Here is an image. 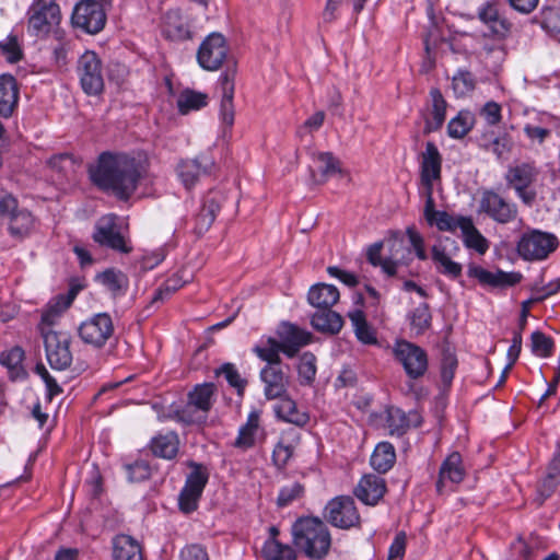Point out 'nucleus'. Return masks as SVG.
<instances>
[{"label": "nucleus", "mask_w": 560, "mask_h": 560, "mask_svg": "<svg viewBox=\"0 0 560 560\" xmlns=\"http://www.w3.org/2000/svg\"><path fill=\"white\" fill-rule=\"evenodd\" d=\"M142 164L125 153L103 152L97 164L90 168L92 183L119 200H128L142 176Z\"/></svg>", "instance_id": "f257e3e1"}, {"label": "nucleus", "mask_w": 560, "mask_h": 560, "mask_svg": "<svg viewBox=\"0 0 560 560\" xmlns=\"http://www.w3.org/2000/svg\"><path fill=\"white\" fill-rule=\"evenodd\" d=\"M292 545L312 560H323L329 553L331 535L324 520L301 516L291 526Z\"/></svg>", "instance_id": "f03ea898"}, {"label": "nucleus", "mask_w": 560, "mask_h": 560, "mask_svg": "<svg viewBox=\"0 0 560 560\" xmlns=\"http://www.w3.org/2000/svg\"><path fill=\"white\" fill-rule=\"evenodd\" d=\"M389 255L382 258L383 242H375L368 247L366 259L374 267H381L387 277L404 279L409 276L418 275V270L410 268L413 261L412 249L404 246L402 240L394 238L389 241Z\"/></svg>", "instance_id": "7ed1b4c3"}, {"label": "nucleus", "mask_w": 560, "mask_h": 560, "mask_svg": "<svg viewBox=\"0 0 560 560\" xmlns=\"http://www.w3.org/2000/svg\"><path fill=\"white\" fill-rule=\"evenodd\" d=\"M540 168L535 161H516L505 173L506 184L526 206H533L536 191L530 187L537 182Z\"/></svg>", "instance_id": "20e7f679"}, {"label": "nucleus", "mask_w": 560, "mask_h": 560, "mask_svg": "<svg viewBox=\"0 0 560 560\" xmlns=\"http://www.w3.org/2000/svg\"><path fill=\"white\" fill-rule=\"evenodd\" d=\"M215 392L217 387L213 383L196 385L188 394L187 405L176 411L177 419L187 424L206 422L215 400Z\"/></svg>", "instance_id": "39448f33"}, {"label": "nucleus", "mask_w": 560, "mask_h": 560, "mask_svg": "<svg viewBox=\"0 0 560 560\" xmlns=\"http://www.w3.org/2000/svg\"><path fill=\"white\" fill-rule=\"evenodd\" d=\"M61 21L56 0H34L27 11V33L36 38H46Z\"/></svg>", "instance_id": "423d86ee"}, {"label": "nucleus", "mask_w": 560, "mask_h": 560, "mask_svg": "<svg viewBox=\"0 0 560 560\" xmlns=\"http://www.w3.org/2000/svg\"><path fill=\"white\" fill-rule=\"evenodd\" d=\"M46 353V359L54 370L65 371L70 368L73 357L70 350L72 338L66 331L43 329L39 332Z\"/></svg>", "instance_id": "0eeeda50"}, {"label": "nucleus", "mask_w": 560, "mask_h": 560, "mask_svg": "<svg viewBox=\"0 0 560 560\" xmlns=\"http://www.w3.org/2000/svg\"><path fill=\"white\" fill-rule=\"evenodd\" d=\"M393 354L396 361L402 365L409 378L419 380L427 373L429 368L428 354L420 346L405 339H398L393 346Z\"/></svg>", "instance_id": "6e6552de"}, {"label": "nucleus", "mask_w": 560, "mask_h": 560, "mask_svg": "<svg viewBox=\"0 0 560 560\" xmlns=\"http://www.w3.org/2000/svg\"><path fill=\"white\" fill-rule=\"evenodd\" d=\"M114 331L113 318L105 312L92 315L78 327L82 342L94 349H102L114 336Z\"/></svg>", "instance_id": "1a4fd4ad"}, {"label": "nucleus", "mask_w": 560, "mask_h": 560, "mask_svg": "<svg viewBox=\"0 0 560 560\" xmlns=\"http://www.w3.org/2000/svg\"><path fill=\"white\" fill-rule=\"evenodd\" d=\"M217 168L209 152H201L192 159H182L176 165V174L187 190L194 188L203 177L211 176Z\"/></svg>", "instance_id": "9d476101"}, {"label": "nucleus", "mask_w": 560, "mask_h": 560, "mask_svg": "<svg viewBox=\"0 0 560 560\" xmlns=\"http://www.w3.org/2000/svg\"><path fill=\"white\" fill-rule=\"evenodd\" d=\"M92 237L100 246L121 254H129L132 250V246L121 234L118 217L114 213L105 214L96 221Z\"/></svg>", "instance_id": "9b49d317"}, {"label": "nucleus", "mask_w": 560, "mask_h": 560, "mask_svg": "<svg viewBox=\"0 0 560 560\" xmlns=\"http://www.w3.org/2000/svg\"><path fill=\"white\" fill-rule=\"evenodd\" d=\"M323 515L331 526L340 529L357 527L361 521L355 502L349 495H339L329 500Z\"/></svg>", "instance_id": "f8f14e48"}, {"label": "nucleus", "mask_w": 560, "mask_h": 560, "mask_svg": "<svg viewBox=\"0 0 560 560\" xmlns=\"http://www.w3.org/2000/svg\"><path fill=\"white\" fill-rule=\"evenodd\" d=\"M556 235L532 230L521 237L517 244L518 254L526 260H541L549 256L558 247Z\"/></svg>", "instance_id": "ddd939ff"}, {"label": "nucleus", "mask_w": 560, "mask_h": 560, "mask_svg": "<svg viewBox=\"0 0 560 560\" xmlns=\"http://www.w3.org/2000/svg\"><path fill=\"white\" fill-rule=\"evenodd\" d=\"M106 13L96 0H81L73 9L71 22L73 27L86 34L100 33L106 24Z\"/></svg>", "instance_id": "4468645a"}, {"label": "nucleus", "mask_w": 560, "mask_h": 560, "mask_svg": "<svg viewBox=\"0 0 560 560\" xmlns=\"http://www.w3.org/2000/svg\"><path fill=\"white\" fill-rule=\"evenodd\" d=\"M77 73L84 93L88 95H98L104 90L103 68L98 56L86 50L78 59Z\"/></svg>", "instance_id": "2eb2a0df"}, {"label": "nucleus", "mask_w": 560, "mask_h": 560, "mask_svg": "<svg viewBox=\"0 0 560 560\" xmlns=\"http://www.w3.org/2000/svg\"><path fill=\"white\" fill-rule=\"evenodd\" d=\"M479 213H485L500 224L512 222L517 215V207L492 189L481 192L479 200Z\"/></svg>", "instance_id": "dca6fc26"}, {"label": "nucleus", "mask_w": 560, "mask_h": 560, "mask_svg": "<svg viewBox=\"0 0 560 560\" xmlns=\"http://www.w3.org/2000/svg\"><path fill=\"white\" fill-rule=\"evenodd\" d=\"M229 48L223 35L212 33L206 37L197 51V60L208 71L218 70L228 58Z\"/></svg>", "instance_id": "f3484780"}, {"label": "nucleus", "mask_w": 560, "mask_h": 560, "mask_svg": "<svg viewBox=\"0 0 560 560\" xmlns=\"http://www.w3.org/2000/svg\"><path fill=\"white\" fill-rule=\"evenodd\" d=\"M447 103L438 88L429 92V100L420 110V117L424 121L423 135H430L440 130L446 118Z\"/></svg>", "instance_id": "a211bd4d"}, {"label": "nucleus", "mask_w": 560, "mask_h": 560, "mask_svg": "<svg viewBox=\"0 0 560 560\" xmlns=\"http://www.w3.org/2000/svg\"><path fill=\"white\" fill-rule=\"evenodd\" d=\"M289 365H265L260 371V380L264 383V394L272 400L287 394L290 385Z\"/></svg>", "instance_id": "6ab92c4d"}, {"label": "nucleus", "mask_w": 560, "mask_h": 560, "mask_svg": "<svg viewBox=\"0 0 560 560\" xmlns=\"http://www.w3.org/2000/svg\"><path fill=\"white\" fill-rule=\"evenodd\" d=\"M465 476L462 455L458 452L451 453L440 466L436 491L442 494L445 488L453 489V486L460 483Z\"/></svg>", "instance_id": "aec40b11"}, {"label": "nucleus", "mask_w": 560, "mask_h": 560, "mask_svg": "<svg viewBox=\"0 0 560 560\" xmlns=\"http://www.w3.org/2000/svg\"><path fill=\"white\" fill-rule=\"evenodd\" d=\"M467 275L470 278L477 279L480 284L489 285L492 288L513 287L520 283L523 278L520 272H505L502 270L491 272L475 264H470L468 266Z\"/></svg>", "instance_id": "412c9836"}, {"label": "nucleus", "mask_w": 560, "mask_h": 560, "mask_svg": "<svg viewBox=\"0 0 560 560\" xmlns=\"http://www.w3.org/2000/svg\"><path fill=\"white\" fill-rule=\"evenodd\" d=\"M478 19L487 26L489 35L495 39H504L511 32L512 24L502 16L493 2H486L478 9Z\"/></svg>", "instance_id": "4be33fe9"}, {"label": "nucleus", "mask_w": 560, "mask_h": 560, "mask_svg": "<svg viewBox=\"0 0 560 560\" xmlns=\"http://www.w3.org/2000/svg\"><path fill=\"white\" fill-rule=\"evenodd\" d=\"M442 155L434 142L428 141L420 154V179L423 186H433L441 179Z\"/></svg>", "instance_id": "5701e85b"}, {"label": "nucleus", "mask_w": 560, "mask_h": 560, "mask_svg": "<svg viewBox=\"0 0 560 560\" xmlns=\"http://www.w3.org/2000/svg\"><path fill=\"white\" fill-rule=\"evenodd\" d=\"M279 343L283 348V353L293 358L302 347L308 345L312 334L289 323H283L278 331Z\"/></svg>", "instance_id": "b1692460"}, {"label": "nucleus", "mask_w": 560, "mask_h": 560, "mask_svg": "<svg viewBox=\"0 0 560 560\" xmlns=\"http://www.w3.org/2000/svg\"><path fill=\"white\" fill-rule=\"evenodd\" d=\"M422 418L417 410H411L406 413L397 407H388L386 409V428L390 435L401 436L411 427H420Z\"/></svg>", "instance_id": "393cba45"}, {"label": "nucleus", "mask_w": 560, "mask_h": 560, "mask_svg": "<svg viewBox=\"0 0 560 560\" xmlns=\"http://www.w3.org/2000/svg\"><path fill=\"white\" fill-rule=\"evenodd\" d=\"M234 79H235V69L229 68L224 71L219 78V85L221 89V104H220V115L222 122L232 127L234 124V106H233V97H234Z\"/></svg>", "instance_id": "a878e982"}, {"label": "nucleus", "mask_w": 560, "mask_h": 560, "mask_svg": "<svg viewBox=\"0 0 560 560\" xmlns=\"http://www.w3.org/2000/svg\"><path fill=\"white\" fill-rule=\"evenodd\" d=\"M386 491L385 480L373 474L361 478L354 489L355 497L366 505H375L384 497Z\"/></svg>", "instance_id": "bb28decb"}, {"label": "nucleus", "mask_w": 560, "mask_h": 560, "mask_svg": "<svg viewBox=\"0 0 560 560\" xmlns=\"http://www.w3.org/2000/svg\"><path fill=\"white\" fill-rule=\"evenodd\" d=\"M74 298L75 292L70 290L67 294H59L52 299L42 313L40 323L38 324L39 332H42V328L52 329L58 318L70 307Z\"/></svg>", "instance_id": "cd10ccee"}, {"label": "nucleus", "mask_w": 560, "mask_h": 560, "mask_svg": "<svg viewBox=\"0 0 560 560\" xmlns=\"http://www.w3.org/2000/svg\"><path fill=\"white\" fill-rule=\"evenodd\" d=\"M19 85L12 74L0 75V116L9 118L18 107Z\"/></svg>", "instance_id": "c85d7f7f"}, {"label": "nucleus", "mask_w": 560, "mask_h": 560, "mask_svg": "<svg viewBox=\"0 0 560 560\" xmlns=\"http://www.w3.org/2000/svg\"><path fill=\"white\" fill-rule=\"evenodd\" d=\"M278 399L279 402L275 406V412L278 419L296 427H304L310 421L308 413L299 409L296 402L287 394Z\"/></svg>", "instance_id": "c756f323"}, {"label": "nucleus", "mask_w": 560, "mask_h": 560, "mask_svg": "<svg viewBox=\"0 0 560 560\" xmlns=\"http://www.w3.org/2000/svg\"><path fill=\"white\" fill-rule=\"evenodd\" d=\"M163 33L172 40H185L191 33L178 9L168 10L163 18Z\"/></svg>", "instance_id": "7c9ffc66"}, {"label": "nucleus", "mask_w": 560, "mask_h": 560, "mask_svg": "<svg viewBox=\"0 0 560 560\" xmlns=\"http://www.w3.org/2000/svg\"><path fill=\"white\" fill-rule=\"evenodd\" d=\"M313 328L317 331L335 335L340 331L343 326V319L331 307L317 308L311 318Z\"/></svg>", "instance_id": "2f4dec72"}, {"label": "nucleus", "mask_w": 560, "mask_h": 560, "mask_svg": "<svg viewBox=\"0 0 560 560\" xmlns=\"http://www.w3.org/2000/svg\"><path fill=\"white\" fill-rule=\"evenodd\" d=\"M179 448V439L177 433L168 431L160 433L152 438L150 442V450L156 457L164 459H173L176 457Z\"/></svg>", "instance_id": "473e14b6"}, {"label": "nucleus", "mask_w": 560, "mask_h": 560, "mask_svg": "<svg viewBox=\"0 0 560 560\" xmlns=\"http://www.w3.org/2000/svg\"><path fill=\"white\" fill-rule=\"evenodd\" d=\"M260 415L257 410L249 412L247 421L238 429V434L233 443L234 447L246 451L256 443V436L260 430Z\"/></svg>", "instance_id": "72a5a7b5"}, {"label": "nucleus", "mask_w": 560, "mask_h": 560, "mask_svg": "<svg viewBox=\"0 0 560 560\" xmlns=\"http://www.w3.org/2000/svg\"><path fill=\"white\" fill-rule=\"evenodd\" d=\"M340 294L338 289L332 284L317 283L311 287L307 301L316 307H332L339 301Z\"/></svg>", "instance_id": "f704fd0d"}, {"label": "nucleus", "mask_w": 560, "mask_h": 560, "mask_svg": "<svg viewBox=\"0 0 560 560\" xmlns=\"http://www.w3.org/2000/svg\"><path fill=\"white\" fill-rule=\"evenodd\" d=\"M432 260L436 266V270L450 279H457L462 275L463 267L460 264L453 261L446 253V248L441 243L432 246Z\"/></svg>", "instance_id": "c9c22d12"}, {"label": "nucleus", "mask_w": 560, "mask_h": 560, "mask_svg": "<svg viewBox=\"0 0 560 560\" xmlns=\"http://www.w3.org/2000/svg\"><path fill=\"white\" fill-rule=\"evenodd\" d=\"M114 560H142L140 545L129 535H119L114 539Z\"/></svg>", "instance_id": "e433bc0d"}, {"label": "nucleus", "mask_w": 560, "mask_h": 560, "mask_svg": "<svg viewBox=\"0 0 560 560\" xmlns=\"http://www.w3.org/2000/svg\"><path fill=\"white\" fill-rule=\"evenodd\" d=\"M460 223L465 246L483 255L489 248L487 238L476 229L471 218L462 219Z\"/></svg>", "instance_id": "4c0bfd02"}, {"label": "nucleus", "mask_w": 560, "mask_h": 560, "mask_svg": "<svg viewBox=\"0 0 560 560\" xmlns=\"http://www.w3.org/2000/svg\"><path fill=\"white\" fill-rule=\"evenodd\" d=\"M209 96L206 93L186 89L177 97V108L182 115L199 110L208 105Z\"/></svg>", "instance_id": "58836bf2"}, {"label": "nucleus", "mask_w": 560, "mask_h": 560, "mask_svg": "<svg viewBox=\"0 0 560 560\" xmlns=\"http://www.w3.org/2000/svg\"><path fill=\"white\" fill-rule=\"evenodd\" d=\"M349 319L352 324L355 337L362 343L365 345H375L377 343V338L373 328L368 324L366 317L363 311L354 310L349 312Z\"/></svg>", "instance_id": "ea45409f"}, {"label": "nucleus", "mask_w": 560, "mask_h": 560, "mask_svg": "<svg viewBox=\"0 0 560 560\" xmlns=\"http://www.w3.org/2000/svg\"><path fill=\"white\" fill-rule=\"evenodd\" d=\"M317 164L318 176L312 172V179L316 184L326 182L329 177L340 172L339 161L330 152H322L314 159Z\"/></svg>", "instance_id": "a19ab883"}, {"label": "nucleus", "mask_w": 560, "mask_h": 560, "mask_svg": "<svg viewBox=\"0 0 560 560\" xmlns=\"http://www.w3.org/2000/svg\"><path fill=\"white\" fill-rule=\"evenodd\" d=\"M396 460L394 446L388 442H381L376 445L372 456L371 466L378 472L388 471Z\"/></svg>", "instance_id": "79ce46f5"}, {"label": "nucleus", "mask_w": 560, "mask_h": 560, "mask_svg": "<svg viewBox=\"0 0 560 560\" xmlns=\"http://www.w3.org/2000/svg\"><path fill=\"white\" fill-rule=\"evenodd\" d=\"M532 22L539 24L545 32L551 35L560 34V7H542L540 12L533 18Z\"/></svg>", "instance_id": "37998d69"}, {"label": "nucleus", "mask_w": 560, "mask_h": 560, "mask_svg": "<svg viewBox=\"0 0 560 560\" xmlns=\"http://www.w3.org/2000/svg\"><path fill=\"white\" fill-rule=\"evenodd\" d=\"M411 331L420 336L431 326L432 315L428 303H421L408 314Z\"/></svg>", "instance_id": "c03bdc74"}, {"label": "nucleus", "mask_w": 560, "mask_h": 560, "mask_svg": "<svg viewBox=\"0 0 560 560\" xmlns=\"http://www.w3.org/2000/svg\"><path fill=\"white\" fill-rule=\"evenodd\" d=\"M254 352L259 359L267 362L266 365L283 366L280 352L283 348L279 341L272 337L268 338L264 346H256Z\"/></svg>", "instance_id": "a18cd8bd"}, {"label": "nucleus", "mask_w": 560, "mask_h": 560, "mask_svg": "<svg viewBox=\"0 0 560 560\" xmlns=\"http://www.w3.org/2000/svg\"><path fill=\"white\" fill-rule=\"evenodd\" d=\"M262 553L266 560H296V549L281 544L277 539H269L265 542Z\"/></svg>", "instance_id": "49530a36"}, {"label": "nucleus", "mask_w": 560, "mask_h": 560, "mask_svg": "<svg viewBox=\"0 0 560 560\" xmlns=\"http://www.w3.org/2000/svg\"><path fill=\"white\" fill-rule=\"evenodd\" d=\"M474 116L469 112L462 110L447 124V135L454 139L464 138L472 128Z\"/></svg>", "instance_id": "de8ad7c7"}, {"label": "nucleus", "mask_w": 560, "mask_h": 560, "mask_svg": "<svg viewBox=\"0 0 560 560\" xmlns=\"http://www.w3.org/2000/svg\"><path fill=\"white\" fill-rule=\"evenodd\" d=\"M34 219L30 211L20 209L9 219V231L11 235L23 237L28 234L33 228Z\"/></svg>", "instance_id": "09e8293b"}, {"label": "nucleus", "mask_w": 560, "mask_h": 560, "mask_svg": "<svg viewBox=\"0 0 560 560\" xmlns=\"http://www.w3.org/2000/svg\"><path fill=\"white\" fill-rule=\"evenodd\" d=\"M97 280L114 294L121 293L128 285L126 275L115 269H107L97 275Z\"/></svg>", "instance_id": "8fccbe9b"}, {"label": "nucleus", "mask_w": 560, "mask_h": 560, "mask_svg": "<svg viewBox=\"0 0 560 560\" xmlns=\"http://www.w3.org/2000/svg\"><path fill=\"white\" fill-rule=\"evenodd\" d=\"M316 371V357L312 352H304L298 365L300 384L311 386L315 381Z\"/></svg>", "instance_id": "3c124183"}, {"label": "nucleus", "mask_w": 560, "mask_h": 560, "mask_svg": "<svg viewBox=\"0 0 560 560\" xmlns=\"http://www.w3.org/2000/svg\"><path fill=\"white\" fill-rule=\"evenodd\" d=\"M305 494V486L299 481L291 482L280 488L277 497V506L285 508L294 501L302 499Z\"/></svg>", "instance_id": "603ef678"}, {"label": "nucleus", "mask_w": 560, "mask_h": 560, "mask_svg": "<svg viewBox=\"0 0 560 560\" xmlns=\"http://www.w3.org/2000/svg\"><path fill=\"white\" fill-rule=\"evenodd\" d=\"M215 376L223 375L229 385L237 390L238 395H242L247 382L241 376L237 369L232 363H224L214 371Z\"/></svg>", "instance_id": "864d4df0"}, {"label": "nucleus", "mask_w": 560, "mask_h": 560, "mask_svg": "<svg viewBox=\"0 0 560 560\" xmlns=\"http://www.w3.org/2000/svg\"><path fill=\"white\" fill-rule=\"evenodd\" d=\"M124 469L129 482H142L148 480L152 475V468L144 459H138L133 463L125 464Z\"/></svg>", "instance_id": "5fc2aeb1"}, {"label": "nucleus", "mask_w": 560, "mask_h": 560, "mask_svg": "<svg viewBox=\"0 0 560 560\" xmlns=\"http://www.w3.org/2000/svg\"><path fill=\"white\" fill-rule=\"evenodd\" d=\"M469 217H453L446 211H438L435 215L428 221L433 226L435 225L440 231L454 232L457 228L460 229L462 219H468Z\"/></svg>", "instance_id": "6e6d98bb"}, {"label": "nucleus", "mask_w": 560, "mask_h": 560, "mask_svg": "<svg viewBox=\"0 0 560 560\" xmlns=\"http://www.w3.org/2000/svg\"><path fill=\"white\" fill-rule=\"evenodd\" d=\"M189 466L192 470L186 478L185 487L203 492L209 478L207 469L197 463H190Z\"/></svg>", "instance_id": "4d7b16f0"}, {"label": "nucleus", "mask_w": 560, "mask_h": 560, "mask_svg": "<svg viewBox=\"0 0 560 560\" xmlns=\"http://www.w3.org/2000/svg\"><path fill=\"white\" fill-rule=\"evenodd\" d=\"M452 86L457 96H464L475 89V78L471 72L459 70L453 77Z\"/></svg>", "instance_id": "13d9d810"}, {"label": "nucleus", "mask_w": 560, "mask_h": 560, "mask_svg": "<svg viewBox=\"0 0 560 560\" xmlns=\"http://www.w3.org/2000/svg\"><path fill=\"white\" fill-rule=\"evenodd\" d=\"M532 351L534 354L547 358L550 357L553 349V341L541 331H534L530 336Z\"/></svg>", "instance_id": "bf43d9fd"}, {"label": "nucleus", "mask_w": 560, "mask_h": 560, "mask_svg": "<svg viewBox=\"0 0 560 560\" xmlns=\"http://www.w3.org/2000/svg\"><path fill=\"white\" fill-rule=\"evenodd\" d=\"M202 492L183 487L178 495L179 510L186 514L194 512L198 508V501Z\"/></svg>", "instance_id": "052dcab7"}, {"label": "nucleus", "mask_w": 560, "mask_h": 560, "mask_svg": "<svg viewBox=\"0 0 560 560\" xmlns=\"http://www.w3.org/2000/svg\"><path fill=\"white\" fill-rule=\"evenodd\" d=\"M457 364V358L452 351H443L441 362V378L444 385L450 386L452 384Z\"/></svg>", "instance_id": "680f3d73"}, {"label": "nucleus", "mask_w": 560, "mask_h": 560, "mask_svg": "<svg viewBox=\"0 0 560 560\" xmlns=\"http://www.w3.org/2000/svg\"><path fill=\"white\" fill-rule=\"evenodd\" d=\"M294 447L279 441L272 451V463L278 470H283L293 456Z\"/></svg>", "instance_id": "e2e57ef3"}, {"label": "nucleus", "mask_w": 560, "mask_h": 560, "mask_svg": "<svg viewBox=\"0 0 560 560\" xmlns=\"http://www.w3.org/2000/svg\"><path fill=\"white\" fill-rule=\"evenodd\" d=\"M521 350H522V332L521 331H514L513 332V338H512V345L510 346V348L508 350L509 362H508V364L505 365V368H504V370L502 372V375H501V378H500V383H502L505 380L506 374L512 369L514 363L517 361V359L520 357V353H521Z\"/></svg>", "instance_id": "0e129e2a"}, {"label": "nucleus", "mask_w": 560, "mask_h": 560, "mask_svg": "<svg viewBox=\"0 0 560 560\" xmlns=\"http://www.w3.org/2000/svg\"><path fill=\"white\" fill-rule=\"evenodd\" d=\"M47 164L55 171L68 175V173L74 171V160L72 155L68 153H60L51 156Z\"/></svg>", "instance_id": "69168bd1"}, {"label": "nucleus", "mask_w": 560, "mask_h": 560, "mask_svg": "<svg viewBox=\"0 0 560 560\" xmlns=\"http://www.w3.org/2000/svg\"><path fill=\"white\" fill-rule=\"evenodd\" d=\"M0 49L10 63L18 62L22 58V50L16 36L10 35L5 42H1Z\"/></svg>", "instance_id": "338daca9"}, {"label": "nucleus", "mask_w": 560, "mask_h": 560, "mask_svg": "<svg viewBox=\"0 0 560 560\" xmlns=\"http://www.w3.org/2000/svg\"><path fill=\"white\" fill-rule=\"evenodd\" d=\"M486 150L492 152L498 159H503L512 149V141L508 135L494 138L488 144H485Z\"/></svg>", "instance_id": "774afa93"}]
</instances>
